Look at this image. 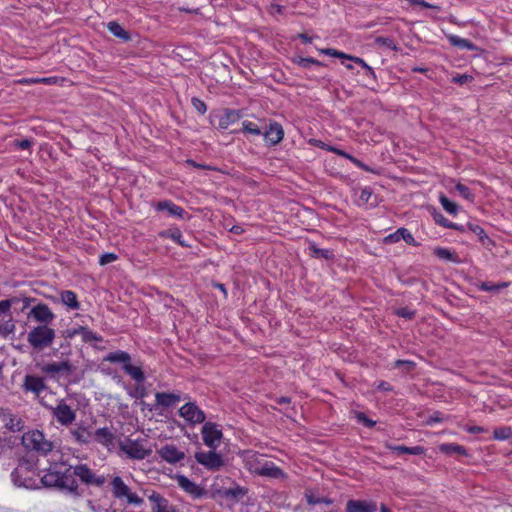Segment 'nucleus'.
Instances as JSON below:
<instances>
[{
	"label": "nucleus",
	"mask_w": 512,
	"mask_h": 512,
	"mask_svg": "<svg viewBox=\"0 0 512 512\" xmlns=\"http://www.w3.org/2000/svg\"><path fill=\"white\" fill-rule=\"evenodd\" d=\"M74 466H66L64 463L50 465L46 473L41 477L45 487L56 488L74 497H81L83 490H80L76 480L77 475L73 474Z\"/></svg>",
	"instance_id": "nucleus-1"
},
{
	"label": "nucleus",
	"mask_w": 512,
	"mask_h": 512,
	"mask_svg": "<svg viewBox=\"0 0 512 512\" xmlns=\"http://www.w3.org/2000/svg\"><path fill=\"white\" fill-rule=\"evenodd\" d=\"M21 442L27 450L36 451L41 455H47L54 448L53 443L47 440L44 433L40 430L24 433Z\"/></svg>",
	"instance_id": "nucleus-2"
},
{
	"label": "nucleus",
	"mask_w": 512,
	"mask_h": 512,
	"mask_svg": "<svg viewBox=\"0 0 512 512\" xmlns=\"http://www.w3.org/2000/svg\"><path fill=\"white\" fill-rule=\"evenodd\" d=\"M35 466L36 461L34 459L21 458L17 467L11 473L13 483L19 487H31L34 482Z\"/></svg>",
	"instance_id": "nucleus-3"
},
{
	"label": "nucleus",
	"mask_w": 512,
	"mask_h": 512,
	"mask_svg": "<svg viewBox=\"0 0 512 512\" xmlns=\"http://www.w3.org/2000/svg\"><path fill=\"white\" fill-rule=\"evenodd\" d=\"M54 339L55 331L47 325H38L32 328L27 335L28 343L37 351L50 347Z\"/></svg>",
	"instance_id": "nucleus-4"
},
{
	"label": "nucleus",
	"mask_w": 512,
	"mask_h": 512,
	"mask_svg": "<svg viewBox=\"0 0 512 512\" xmlns=\"http://www.w3.org/2000/svg\"><path fill=\"white\" fill-rule=\"evenodd\" d=\"M110 484L111 492L115 499H126V502L128 504L133 505L143 504V498L139 497L136 493H133L120 476H114Z\"/></svg>",
	"instance_id": "nucleus-5"
},
{
	"label": "nucleus",
	"mask_w": 512,
	"mask_h": 512,
	"mask_svg": "<svg viewBox=\"0 0 512 512\" xmlns=\"http://www.w3.org/2000/svg\"><path fill=\"white\" fill-rule=\"evenodd\" d=\"M73 474L77 475L81 483L88 487H102L106 482L104 475H97L87 464L75 465Z\"/></svg>",
	"instance_id": "nucleus-6"
},
{
	"label": "nucleus",
	"mask_w": 512,
	"mask_h": 512,
	"mask_svg": "<svg viewBox=\"0 0 512 512\" xmlns=\"http://www.w3.org/2000/svg\"><path fill=\"white\" fill-rule=\"evenodd\" d=\"M120 449L127 454L130 459L143 460L151 453V449H146L142 445V440H132L127 438L125 441L119 443Z\"/></svg>",
	"instance_id": "nucleus-7"
},
{
	"label": "nucleus",
	"mask_w": 512,
	"mask_h": 512,
	"mask_svg": "<svg viewBox=\"0 0 512 512\" xmlns=\"http://www.w3.org/2000/svg\"><path fill=\"white\" fill-rule=\"evenodd\" d=\"M195 459L210 471H218L224 465L222 456L213 449L209 452H196Z\"/></svg>",
	"instance_id": "nucleus-8"
},
{
	"label": "nucleus",
	"mask_w": 512,
	"mask_h": 512,
	"mask_svg": "<svg viewBox=\"0 0 512 512\" xmlns=\"http://www.w3.org/2000/svg\"><path fill=\"white\" fill-rule=\"evenodd\" d=\"M179 415L191 425L203 423L206 419L205 413L195 402H188L179 409Z\"/></svg>",
	"instance_id": "nucleus-9"
},
{
	"label": "nucleus",
	"mask_w": 512,
	"mask_h": 512,
	"mask_svg": "<svg viewBox=\"0 0 512 512\" xmlns=\"http://www.w3.org/2000/svg\"><path fill=\"white\" fill-rule=\"evenodd\" d=\"M201 433L204 444L209 448L216 450L218 442L223 436L222 431L217 428V425L213 422H206L202 426Z\"/></svg>",
	"instance_id": "nucleus-10"
},
{
	"label": "nucleus",
	"mask_w": 512,
	"mask_h": 512,
	"mask_svg": "<svg viewBox=\"0 0 512 512\" xmlns=\"http://www.w3.org/2000/svg\"><path fill=\"white\" fill-rule=\"evenodd\" d=\"M52 415L56 420L64 426H68L75 421L76 413L72 408L66 404L63 400L59 404L52 408Z\"/></svg>",
	"instance_id": "nucleus-11"
},
{
	"label": "nucleus",
	"mask_w": 512,
	"mask_h": 512,
	"mask_svg": "<svg viewBox=\"0 0 512 512\" xmlns=\"http://www.w3.org/2000/svg\"><path fill=\"white\" fill-rule=\"evenodd\" d=\"M29 317H32L37 322L42 323V325H47L52 323L55 319V314L51 311L49 306L44 303H39L33 306L28 314Z\"/></svg>",
	"instance_id": "nucleus-12"
},
{
	"label": "nucleus",
	"mask_w": 512,
	"mask_h": 512,
	"mask_svg": "<svg viewBox=\"0 0 512 512\" xmlns=\"http://www.w3.org/2000/svg\"><path fill=\"white\" fill-rule=\"evenodd\" d=\"M156 452L162 460L169 464H175L185 458V453L173 444H166Z\"/></svg>",
	"instance_id": "nucleus-13"
},
{
	"label": "nucleus",
	"mask_w": 512,
	"mask_h": 512,
	"mask_svg": "<svg viewBox=\"0 0 512 512\" xmlns=\"http://www.w3.org/2000/svg\"><path fill=\"white\" fill-rule=\"evenodd\" d=\"M176 480L179 487L195 499L202 498L207 494V491L204 488L200 487L184 475H177Z\"/></svg>",
	"instance_id": "nucleus-14"
},
{
	"label": "nucleus",
	"mask_w": 512,
	"mask_h": 512,
	"mask_svg": "<svg viewBox=\"0 0 512 512\" xmlns=\"http://www.w3.org/2000/svg\"><path fill=\"white\" fill-rule=\"evenodd\" d=\"M22 388L26 392H32L36 396H39L41 392L47 389V385L42 377L27 374L24 377Z\"/></svg>",
	"instance_id": "nucleus-15"
},
{
	"label": "nucleus",
	"mask_w": 512,
	"mask_h": 512,
	"mask_svg": "<svg viewBox=\"0 0 512 512\" xmlns=\"http://www.w3.org/2000/svg\"><path fill=\"white\" fill-rule=\"evenodd\" d=\"M262 135L269 146H274L283 140L284 130L280 123L274 121L269 124L268 129L262 132Z\"/></svg>",
	"instance_id": "nucleus-16"
},
{
	"label": "nucleus",
	"mask_w": 512,
	"mask_h": 512,
	"mask_svg": "<svg viewBox=\"0 0 512 512\" xmlns=\"http://www.w3.org/2000/svg\"><path fill=\"white\" fill-rule=\"evenodd\" d=\"M401 239H403L407 244L414 246V247H417L420 245L417 241H415V239H414L413 235L410 233V231L404 227H401V228L397 229L394 233L387 235L384 238L383 242L385 244H392V243L398 242Z\"/></svg>",
	"instance_id": "nucleus-17"
},
{
	"label": "nucleus",
	"mask_w": 512,
	"mask_h": 512,
	"mask_svg": "<svg viewBox=\"0 0 512 512\" xmlns=\"http://www.w3.org/2000/svg\"><path fill=\"white\" fill-rule=\"evenodd\" d=\"M377 505L374 501L348 500L345 512H376Z\"/></svg>",
	"instance_id": "nucleus-18"
},
{
	"label": "nucleus",
	"mask_w": 512,
	"mask_h": 512,
	"mask_svg": "<svg viewBox=\"0 0 512 512\" xmlns=\"http://www.w3.org/2000/svg\"><path fill=\"white\" fill-rule=\"evenodd\" d=\"M243 117L242 110L225 109L219 116L218 129L226 130L231 124L236 123Z\"/></svg>",
	"instance_id": "nucleus-19"
},
{
	"label": "nucleus",
	"mask_w": 512,
	"mask_h": 512,
	"mask_svg": "<svg viewBox=\"0 0 512 512\" xmlns=\"http://www.w3.org/2000/svg\"><path fill=\"white\" fill-rule=\"evenodd\" d=\"M73 369V365L68 360L48 363L41 367V371L46 374L65 373L69 375Z\"/></svg>",
	"instance_id": "nucleus-20"
},
{
	"label": "nucleus",
	"mask_w": 512,
	"mask_h": 512,
	"mask_svg": "<svg viewBox=\"0 0 512 512\" xmlns=\"http://www.w3.org/2000/svg\"><path fill=\"white\" fill-rule=\"evenodd\" d=\"M248 491L246 487L235 485L234 487L220 489L217 491V494L223 498L239 502L248 494Z\"/></svg>",
	"instance_id": "nucleus-21"
},
{
	"label": "nucleus",
	"mask_w": 512,
	"mask_h": 512,
	"mask_svg": "<svg viewBox=\"0 0 512 512\" xmlns=\"http://www.w3.org/2000/svg\"><path fill=\"white\" fill-rule=\"evenodd\" d=\"M148 499L153 503L152 512H176L175 508L169 505V501L157 492L149 495Z\"/></svg>",
	"instance_id": "nucleus-22"
},
{
	"label": "nucleus",
	"mask_w": 512,
	"mask_h": 512,
	"mask_svg": "<svg viewBox=\"0 0 512 512\" xmlns=\"http://www.w3.org/2000/svg\"><path fill=\"white\" fill-rule=\"evenodd\" d=\"M258 475L271 479H283L287 477L286 473L271 461L263 463L261 469L258 471Z\"/></svg>",
	"instance_id": "nucleus-23"
},
{
	"label": "nucleus",
	"mask_w": 512,
	"mask_h": 512,
	"mask_svg": "<svg viewBox=\"0 0 512 512\" xmlns=\"http://www.w3.org/2000/svg\"><path fill=\"white\" fill-rule=\"evenodd\" d=\"M74 440L80 445H86L93 441V433L83 424H78L70 431Z\"/></svg>",
	"instance_id": "nucleus-24"
},
{
	"label": "nucleus",
	"mask_w": 512,
	"mask_h": 512,
	"mask_svg": "<svg viewBox=\"0 0 512 512\" xmlns=\"http://www.w3.org/2000/svg\"><path fill=\"white\" fill-rule=\"evenodd\" d=\"M157 211H166L169 215L183 219L186 214L185 210L173 203L171 200L159 201L156 205Z\"/></svg>",
	"instance_id": "nucleus-25"
},
{
	"label": "nucleus",
	"mask_w": 512,
	"mask_h": 512,
	"mask_svg": "<svg viewBox=\"0 0 512 512\" xmlns=\"http://www.w3.org/2000/svg\"><path fill=\"white\" fill-rule=\"evenodd\" d=\"M114 439L115 436L108 427L99 428L93 433V441L105 447L114 445Z\"/></svg>",
	"instance_id": "nucleus-26"
},
{
	"label": "nucleus",
	"mask_w": 512,
	"mask_h": 512,
	"mask_svg": "<svg viewBox=\"0 0 512 512\" xmlns=\"http://www.w3.org/2000/svg\"><path fill=\"white\" fill-rule=\"evenodd\" d=\"M246 468L254 474L258 475V471L261 469L263 463H266L267 460L264 459V456L258 453H248L245 459Z\"/></svg>",
	"instance_id": "nucleus-27"
},
{
	"label": "nucleus",
	"mask_w": 512,
	"mask_h": 512,
	"mask_svg": "<svg viewBox=\"0 0 512 512\" xmlns=\"http://www.w3.org/2000/svg\"><path fill=\"white\" fill-rule=\"evenodd\" d=\"M155 398H156L155 405L162 406V407H171L181 400V397L179 394L167 393V392H157L155 394Z\"/></svg>",
	"instance_id": "nucleus-28"
},
{
	"label": "nucleus",
	"mask_w": 512,
	"mask_h": 512,
	"mask_svg": "<svg viewBox=\"0 0 512 512\" xmlns=\"http://www.w3.org/2000/svg\"><path fill=\"white\" fill-rule=\"evenodd\" d=\"M438 450L447 456L459 454L461 456L467 457L469 455L467 449L457 443H442L438 446Z\"/></svg>",
	"instance_id": "nucleus-29"
},
{
	"label": "nucleus",
	"mask_w": 512,
	"mask_h": 512,
	"mask_svg": "<svg viewBox=\"0 0 512 512\" xmlns=\"http://www.w3.org/2000/svg\"><path fill=\"white\" fill-rule=\"evenodd\" d=\"M108 31L115 37L128 42L131 40V34L126 31L118 22L111 21L107 24Z\"/></svg>",
	"instance_id": "nucleus-30"
},
{
	"label": "nucleus",
	"mask_w": 512,
	"mask_h": 512,
	"mask_svg": "<svg viewBox=\"0 0 512 512\" xmlns=\"http://www.w3.org/2000/svg\"><path fill=\"white\" fill-rule=\"evenodd\" d=\"M388 448L391 451L397 453L398 455H401V454L422 455L425 453V448L422 446L407 447L404 445H389Z\"/></svg>",
	"instance_id": "nucleus-31"
},
{
	"label": "nucleus",
	"mask_w": 512,
	"mask_h": 512,
	"mask_svg": "<svg viewBox=\"0 0 512 512\" xmlns=\"http://www.w3.org/2000/svg\"><path fill=\"white\" fill-rule=\"evenodd\" d=\"M447 39L452 46L458 47L460 49H466L469 51H473V50H476V48H477L476 45L473 42H471L470 40L461 38L457 35H452V34L447 35Z\"/></svg>",
	"instance_id": "nucleus-32"
},
{
	"label": "nucleus",
	"mask_w": 512,
	"mask_h": 512,
	"mask_svg": "<svg viewBox=\"0 0 512 512\" xmlns=\"http://www.w3.org/2000/svg\"><path fill=\"white\" fill-rule=\"evenodd\" d=\"M122 369L126 374L131 376V378L134 379L136 383L140 384L145 382V374L141 367L134 366L130 362L127 365H123Z\"/></svg>",
	"instance_id": "nucleus-33"
},
{
	"label": "nucleus",
	"mask_w": 512,
	"mask_h": 512,
	"mask_svg": "<svg viewBox=\"0 0 512 512\" xmlns=\"http://www.w3.org/2000/svg\"><path fill=\"white\" fill-rule=\"evenodd\" d=\"M61 302L66 305L68 308L77 310L80 308V303L77 300V295L75 292L71 290L62 291L61 294Z\"/></svg>",
	"instance_id": "nucleus-34"
},
{
	"label": "nucleus",
	"mask_w": 512,
	"mask_h": 512,
	"mask_svg": "<svg viewBox=\"0 0 512 512\" xmlns=\"http://www.w3.org/2000/svg\"><path fill=\"white\" fill-rule=\"evenodd\" d=\"M105 360L111 363H122L123 365H127L131 362V356L128 352L118 350L114 352H110Z\"/></svg>",
	"instance_id": "nucleus-35"
},
{
	"label": "nucleus",
	"mask_w": 512,
	"mask_h": 512,
	"mask_svg": "<svg viewBox=\"0 0 512 512\" xmlns=\"http://www.w3.org/2000/svg\"><path fill=\"white\" fill-rule=\"evenodd\" d=\"M309 250L312 258L326 260L334 259V253L332 250L319 248L315 243L310 244Z\"/></svg>",
	"instance_id": "nucleus-36"
},
{
	"label": "nucleus",
	"mask_w": 512,
	"mask_h": 512,
	"mask_svg": "<svg viewBox=\"0 0 512 512\" xmlns=\"http://www.w3.org/2000/svg\"><path fill=\"white\" fill-rule=\"evenodd\" d=\"M328 150L329 151H332L340 156H343L347 159H349L354 165H356L357 167L361 168L362 170L364 171H367V172H374L373 169H371L369 166H367L365 163H363L362 161H360L359 159H357L356 157L346 153L345 151L343 150H340L338 148H335V147H331L329 146L328 147Z\"/></svg>",
	"instance_id": "nucleus-37"
},
{
	"label": "nucleus",
	"mask_w": 512,
	"mask_h": 512,
	"mask_svg": "<svg viewBox=\"0 0 512 512\" xmlns=\"http://www.w3.org/2000/svg\"><path fill=\"white\" fill-rule=\"evenodd\" d=\"M160 235L171 238L182 247H192L191 243L183 238L182 232L178 228L169 229L168 231L162 232Z\"/></svg>",
	"instance_id": "nucleus-38"
},
{
	"label": "nucleus",
	"mask_w": 512,
	"mask_h": 512,
	"mask_svg": "<svg viewBox=\"0 0 512 512\" xmlns=\"http://www.w3.org/2000/svg\"><path fill=\"white\" fill-rule=\"evenodd\" d=\"M434 255L437 256L439 259H443L453 263L460 262L458 255L448 248L436 247L434 249Z\"/></svg>",
	"instance_id": "nucleus-39"
},
{
	"label": "nucleus",
	"mask_w": 512,
	"mask_h": 512,
	"mask_svg": "<svg viewBox=\"0 0 512 512\" xmlns=\"http://www.w3.org/2000/svg\"><path fill=\"white\" fill-rule=\"evenodd\" d=\"M468 229L478 236L479 241L483 244H494L493 241L489 238L485 230L479 226L478 224L474 223H468L467 224Z\"/></svg>",
	"instance_id": "nucleus-40"
},
{
	"label": "nucleus",
	"mask_w": 512,
	"mask_h": 512,
	"mask_svg": "<svg viewBox=\"0 0 512 512\" xmlns=\"http://www.w3.org/2000/svg\"><path fill=\"white\" fill-rule=\"evenodd\" d=\"M292 62L297 64L298 66L302 68H309L311 65H315L318 67H324L325 64L315 58L312 57H301V56H295L292 58Z\"/></svg>",
	"instance_id": "nucleus-41"
},
{
	"label": "nucleus",
	"mask_w": 512,
	"mask_h": 512,
	"mask_svg": "<svg viewBox=\"0 0 512 512\" xmlns=\"http://www.w3.org/2000/svg\"><path fill=\"white\" fill-rule=\"evenodd\" d=\"M305 498L309 505H316V504L331 505V504H333V500L331 498L317 496L312 490H306Z\"/></svg>",
	"instance_id": "nucleus-42"
},
{
	"label": "nucleus",
	"mask_w": 512,
	"mask_h": 512,
	"mask_svg": "<svg viewBox=\"0 0 512 512\" xmlns=\"http://www.w3.org/2000/svg\"><path fill=\"white\" fill-rule=\"evenodd\" d=\"M359 200L364 204H370V206L375 207L378 204V198L376 195H373V192L370 187H365L361 190L359 195Z\"/></svg>",
	"instance_id": "nucleus-43"
},
{
	"label": "nucleus",
	"mask_w": 512,
	"mask_h": 512,
	"mask_svg": "<svg viewBox=\"0 0 512 512\" xmlns=\"http://www.w3.org/2000/svg\"><path fill=\"white\" fill-rule=\"evenodd\" d=\"M79 331L80 335L82 336V340L85 343H89L92 341L101 342L103 340L101 336L89 330L88 327L79 326Z\"/></svg>",
	"instance_id": "nucleus-44"
},
{
	"label": "nucleus",
	"mask_w": 512,
	"mask_h": 512,
	"mask_svg": "<svg viewBox=\"0 0 512 512\" xmlns=\"http://www.w3.org/2000/svg\"><path fill=\"white\" fill-rule=\"evenodd\" d=\"M439 201L443 208L452 215H456L459 211V206L455 202L451 201L448 197H446L444 194H441L439 196Z\"/></svg>",
	"instance_id": "nucleus-45"
},
{
	"label": "nucleus",
	"mask_w": 512,
	"mask_h": 512,
	"mask_svg": "<svg viewBox=\"0 0 512 512\" xmlns=\"http://www.w3.org/2000/svg\"><path fill=\"white\" fill-rule=\"evenodd\" d=\"M510 285V282H501L498 284L492 282H482L479 286L480 290L487 292H498L503 288H506Z\"/></svg>",
	"instance_id": "nucleus-46"
},
{
	"label": "nucleus",
	"mask_w": 512,
	"mask_h": 512,
	"mask_svg": "<svg viewBox=\"0 0 512 512\" xmlns=\"http://www.w3.org/2000/svg\"><path fill=\"white\" fill-rule=\"evenodd\" d=\"M318 51L324 55H328V56H332V57H336V58H340V59H347L350 61H352V58L355 57V56L348 55L344 52H341V51L333 49V48H323V49H319Z\"/></svg>",
	"instance_id": "nucleus-47"
},
{
	"label": "nucleus",
	"mask_w": 512,
	"mask_h": 512,
	"mask_svg": "<svg viewBox=\"0 0 512 512\" xmlns=\"http://www.w3.org/2000/svg\"><path fill=\"white\" fill-rule=\"evenodd\" d=\"M242 131L244 133H249L255 136L262 135L263 132L256 123L251 121H244L242 123Z\"/></svg>",
	"instance_id": "nucleus-48"
},
{
	"label": "nucleus",
	"mask_w": 512,
	"mask_h": 512,
	"mask_svg": "<svg viewBox=\"0 0 512 512\" xmlns=\"http://www.w3.org/2000/svg\"><path fill=\"white\" fill-rule=\"evenodd\" d=\"M494 439L496 440H507L512 436V428L511 427H499L496 428L493 432Z\"/></svg>",
	"instance_id": "nucleus-49"
},
{
	"label": "nucleus",
	"mask_w": 512,
	"mask_h": 512,
	"mask_svg": "<svg viewBox=\"0 0 512 512\" xmlns=\"http://www.w3.org/2000/svg\"><path fill=\"white\" fill-rule=\"evenodd\" d=\"M455 190L462 196L464 199L473 202L474 201V194L471 192L470 188L462 183H458L455 186Z\"/></svg>",
	"instance_id": "nucleus-50"
},
{
	"label": "nucleus",
	"mask_w": 512,
	"mask_h": 512,
	"mask_svg": "<svg viewBox=\"0 0 512 512\" xmlns=\"http://www.w3.org/2000/svg\"><path fill=\"white\" fill-rule=\"evenodd\" d=\"M416 366V363L410 360H396L394 362V368L402 369L404 373L411 372Z\"/></svg>",
	"instance_id": "nucleus-51"
},
{
	"label": "nucleus",
	"mask_w": 512,
	"mask_h": 512,
	"mask_svg": "<svg viewBox=\"0 0 512 512\" xmlns=\"http://www.w3.org/2000/svg\"><path fill=\"white\" fill-rule=\"evenodd\" d=\"M432 217L436 224L444 228H450L451 221H449L441 212L434 209V211L432 212Z\"/></svg>",
	"instance_id": "nucleus-52"
},
{
	"label": "nucleus",
	"mask_w": 512,
	"mask_h": 512,
	"mask_svg": "<svg viewBox=\"0 0 512 512\" xmlns=\"http://www.w3.org/2000/svg\"><path fill=\"white\" fill-rule=\"evenodd\" d=\"M129 396L136 399H143L147 395V389L143 385V383H140L136 385V387L133 390H130L128 392Z\"/></svg>",
	"instance_id": "nucleus-53"
},
{
	"label": "nucleus",
	"mask_w": 512,
	"mask_h": 512,
	"mask_svg": "<svg viewBox=\"0 0 512 512\" xmlns=\"http://www.w3.org/2000/svg\"><path fill=\"white\" fill-rule=\"evenodd\" d=\"M394 314L398 317L405 318L407 320H412L416 315V311L411 310L408 307H400L394 311Z\"/></svg>",
	"instance_id": "nucleus-54"
},
{
	"label": "nucleus",
	"mask_w": 512,
	"mask_h": 512,
	"mask_svg": "<svg viewBox=\"0 0 512 512\" xmlns=\"http://www.w3.org/2000/svg\"><path fill=\"white\" fill-rule=\"evenodd\" d=\"M375 43L378 44V45H381V46H386V47H388L389 49H391L393 51H397L398 50V47H397L394 39L389 38V37L379 36V37L376 38Z\"/></svg>",
	"instance_id": "nucleus-55"
},
{
	"label": "nucleus",
	"mask_w": 512,
	"mask_h": 512,
	"mask_svg": "<svg viewBox=\"0 0 512 512\" xmlns=\"http://www.w3.org/2000/svg\"><path fill=\"white\" fill-rule=\"evenodd\" d=\"M15 331V324L12 318L7 320L6 322L0 324V334L4 337H7L9 334Z\"/></svg>",
	"instance_id": "nucleus-56"
},
{
	"label": "nucleus",
	"mask_w": 512,
	"mask_h": 512,
	"mask_svg": "<svg viewBox=\"0 0 512 512\" xmlns=\"http://www.w3.org/2000/svg\"><path fill=\"white\" fill-rule=\"evenodd\" d=\"M355 417L359 423H362L368 428H372L376 425V421L368 418L364 412L357 411Z\"/></svg>",
	"instance_id": "nucleus-57"
},
{
	"label": "nucleus",
	"mask_w": 512,
	"mask_h": 512,
	"mask_svg": "<svg viewBox=\"0 0 512 512\" xmlns=\"http://www.w3.org/2000/svg\"><path fill=\"white\" fill-rule=\"evenodd\" d=\"M352 61L356 64H359L362 66V69H365L366 70V74L373 77L374 79L376 78V75H375V72L373 70V68L371 66H369L362 58L360 57H354L352 58Z\"/></svg>",
	"instance_id": "nucleus-58"
},
{
	"label": "nucleus",
	"mask_w": 512,
	"mask_h": 512,
	"mask_svg": "<svg viewBox=\"0 0 512 512\" xmlns=\"http://www.w3.org/2000/svg\"><path fill=\"white\" fill-rule=\"evenodd\" d=\"M7 427L13 431H21L24 427V422L20 418H11L9 423H7Z\"/></svg>",
	"instance_id": "nucleus-59"
},
{
	"label": "nucleus",
	"mask_w": 512,
	"mask_h": 512,
	"mask_svg": "<svg viewBox=\"0 0 512 512\" xmlns=\"http://www.w3.org/2000/svg\"><path fill=\"white\" fill-rule=\"evenodd\" d=\"M191 103L193 105V107L200 113V114H205L206 111H207V105L205 104L204 101H202L201 99L197 98V97H193L191 99Z\"/></svg>",
	"instance_id": "nucleus-60"
},
{
	"label": "nucleus",
	"mask_w": 512,
	"mask_h": 512,
	"mask_svg": "<svg viewBox=\"0 0 512 512\" xmlns=\"http://www.w3.org/2000/svg\"><path fill=\"white\" fill-rule=\"evenodd\" d=\"M118 259V256L114 253H105L103 255L100 256L99 258V264L100 265H107L111 262H114L115 260Z\"/></svg>",
	"instance_id": "nucleus-61"
},
{
	"label": "nucleus",
	"mask_w": 512,
	"mask_h": 512,
	"mask_svg": "<svg viewBox=\"0 0 512 512\" xmlns=\"http://www.w3.org/2000/svg\"><path fill=\"white\" fill-rule=\"evenodd\" d=\"M14 146L18 149L27 150L33 145V141L30 139L14 140Z\"/></svg>",
	"instance_id": "nucleus-62"
},
{
	"label": "nucleus",
	"mask_w": 512,
	"mask_h": 512,
	"mask_svg": "<svg viewBox=\"0 0 512 512\" xmlns=\"http://www.w3.org/2000/svg\"><path fill=\"white\" fill-rule=\"evenodd\" d=\"M14 302L15 299H5L0 301V315L10 312V309Z\"/></svg>",
	"instance_id": "nucleus-63"
},
{
	"label": "nucleus",
	"mask_w": 512,
	"mask_h": 512,
	"mask_svg": "<svg viewBox=\"0 0 512 512\" xmlns=\"http://www.w3.org/2000/svg\"><path fill=\"white\" fill-rule=\"evenodd\" d=\"M473 77L470 76V75H467V74H461V75H456L452 78V82L453 83H456V84H460V85H463V84H466L467 82H469L470 80H472Z\"/></svg>",
	"instance_id": "nucleus-64"
}]
</instances>
